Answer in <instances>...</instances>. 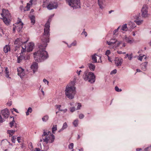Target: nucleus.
<instances>
[{
	"mask_svg": "<svg viewBox=\"0 0 151 151\" xmlns=\"http://www.w3.org/2000/svg\"><path fill=\"white\" fill-rule=\"evenodd\" d=\"M49 19H50L45 25L43 35L41 37L42 43L39 46L40 49L34 53V59L38 62L43 61L49 57L48 53L45 49L47 45V43L49 42L50 35Z\"/></svg>",
	"mask_w": 151,
	"mask_h": 151,
	"instance_id": "f257e3e1",
	"label": "nucleus"
},
{
	"mask_svg": "<svg viewBox=\"0 0 151 151\" xmlns=\"http://www.w3.org/2000/svg\"><path fill=\"white\" fill-rule=\"evenodd\" d=\"M75 81H71L66 86L65 90L66 96L70 99H72L76 93V88L75 87Z\"/></svg>",
	"mask_w": 151,
	"mask_h": 151,
	"instance_id": "f03ea898",
	"label": "nucleus"
},
{
	"mask_svg": "<svg viewBox=\"0 0 151 151\" xmlns=\"http://www.w3.org/2000/svg\"><path fill=\"white\" fill-rule=\"evenodd\" d=\"M2 12L1 13V15L3 18L2 19L5 24L7 25L9 24L11 20V16L8 10H6L4 9L2 10Z\"/></svg>",
	"mask_w": 151,
	"mask_h": 151,
	"instance_id": "7ed1b4c3",
	"label": "nucleus"
},
{
	"mask_svg": "<svg viewBox=\"0 0 151 151\" xmlns=\"http://www.w3.org/2000/svg\"><path fill=\"white\" fill-rule=\"evenodd\" d=\"M83 78L84 80L88 81L91 83L94 82L95 81V76L93 73L85 72L83 75Z\"/></svg>",
	"mask_w": 151,
	"mask_h": 151,
	"instance_id": "20e7f679",
	"label": "nucleus"
},
{
	"mask_svg": "<svg viewBox=\"0 0 151 151\" xmlns=\"http://www.w3.org/2000/svg\"><path fill=\"white\" fill-rule=\"evenodd\" d=\"M43 134L42 135L43 141L44 142H45L46 143H52L54 142L55 137L53 134H51L50 135L47 134L46 132H45L44 130Z\"/></svg>",
	"mask_w": 151,
	"mask_h": 151,
	"instance_id": "39448f33",
	"label": "nucleus"
},
{
	"mask_svg": "<svg viewBox=\"0 0 151 151\" xmlns=\"http://www.w3.org/2000/svg\"><path fill=\"white\" fill-rule=\"evenodd\" d=\"M69 5L74 9L79 8L81 7L80 0H66Z\"/></svg>",
	"mask_w": 151,
	"mask_h": 151,
	"instance_id": "423d86ee",
	"label": "nucleus"
},
{
	"mask_svg": "<svg viewBox=\"0 0 151 151\" xmlns=\"http://www.w3.org/2000/svg\"><path fill=\"white\" fill-rule=\"evenodd\" d=\"M148 6L146 5H144L141 9L142 16L143 17L148 16Z\"/></svg>",
	"mask_w": 151,
	"mask_h": 151,
	"instance_id": "0eeeda50",
	"label": "nucleus"
},
{
	"mask_svg": "<svg viewBox=\"0 0 151 151\" xmlns=\"http://www.w3.org/2000/svg\"><path fill=\"white\" fill-rule=\"evenodd\" d=\"M58 6V5L57 2L52 1L50 2L47 6V7L49 10H52L57 8Z\"/></svg>",
	"mask_w": 151,
	"mask_h": 151,
	"instance_id": "6e6552de",
	"label": "nucleus"
},
{
	"mask_svg": "<svg viewBox=\"0 0 151 151\" xmlns=\"http://www.w3.org/2000/svg\"><path fill=\"white\" fill-rule=\"evenodd\" d=\"M1 115L3 116L4 118H7L10 114V111L7 109H5L2 110L1 111Z\"/></svg>",
	"mask_w": 151,
	"mask_h": 151,
	"instance_id": "1a4fd4ad",
	"label": "nucleus"
},
{
	"mask_svg": "<svg viewBox=\"0 0 151 151\" xmlns=\"http://www.w3.org/2000/svg\"><path fill=\"white\" fill-rule=\"evenodd\" d=\"M17 74L21 78H22L25 76L24 70L20 67L17 68Z\"/></svg>",
	"mask_w": 151,
	"mask_h": 151,
	"instance_id": "9d476101",
	"label": "nucleus"
},
{
	"mask_svg": "<svg viewBox=\"0 0 151 151\" xmlns=\"http://www.w3.org/2000/svg\"><path fill=\"white\" fill-rule=\"evenodd\" d=\"M27 42H23L20 38H17L15 40L14 42V44L19 46L24 45V44L26 43Z\"/></svg>",
	"mask_w": 151,
	"mask_h": 151,
	"instance_id": "9b49d317",
	"label": "nucleus"
},
{
	"mask_svg": "<svg viewBox=\"0 0 151 151\" xmlns=\"http://www.w3.org/2000/svg\"><path fill=\"white\" fill-rule=\"evenodd\" d=\"M115 64L117 66H120L123 62V60L122 58H116L114 60Z\"/></svg>",
	"mask_w": 151,
	"mask_h": 151,
	"instance_id": "f8f14e48",
	"label": "nucleus"
},
{
	"mask_svg": "<svg viewBox=\"0 0 151 151\" xmlns=\"http://www.w3.org/2000/svg\"><path fill=\"white\" fill-rule=\"evenodd\" d=\"M17 26H16L15 27L17 31L19 32L22 29L23 24L21 21H19V22H17Z\"/></svg>",
	"mask_w": 151,
	"mask_h": 151,
	"instance_id": "ddd939ff",
	"label": "nucleus"
},
{
	"mask_svg": "<svg viewBox=\"0 0 151 151\" xmlns=\"http://www.w3.org/2000/svg\"><path fill=\"white\" fill-rule=\"evenodd\" d=\"M38 68V64L36 62H33L31 66V68L33 70L34 73L37 70Z\"/></svg>",
	"mask_w": 151,
	"mask_h": 151,
	"instance_id": "4468645a",
	"label": "nucleus"
},
{
	"mask_svg": "<svg viewBox=\"0 0 151 151\" xmlns=\"http://www.w3.org/2000/svg\"><path fill=\"white\" fill-rule=\"evenodd\" d=\"M34 46V44L32 42H30L28 45L27 48V51L30 52L32 51Z\"/></svg>",
	"mask_w": 151,
	"mask_h": 151,
	"instance_id": "2eb2a0df",
	"label": "nucleus"
},
{
	"mask_svg": "<svg viewBox=\"0 0 151 151\" xmlns=\"http://www.w3.org/2000/svg\"><path fill=\"white\" fill-rule=\"evenodd\" d=\"M10 118H13V119L12 121L10 122L9 123V126L12 128L14 126L15 127V128H16V124L15 123V121L14 120V118L13 116H10Z\"/></svg>",
	"mask_w": 151,
	"mask_h": 151,
	"instance_id": "dca6fc26",
	"label": "nucleus"
},
{
	"mask_svg": "<svg viewBox=\"0 0 151 151\" xmlns=\"http://www.w3.org/2000/svg\"><path fill=\"white\" fill-rule=\"evenodd\" d=\"M128 28L130 29H133L136 27L135 24L131 21L129 22L128 23Z\"/></svg>",
	"mask_w": 151,
	"mask_h": 151,
	"instance_id": "f3484780",
	"label": "nucleus"
},
{
	"mask_svg": "<svg viewBox=\"0 0 151 151\" xmlns=\"http://www.w3.org/2000/svg\"><path fill=\"white\" fill-rule=\"evenodd\" d=\"M124 40L125 42L129 44L132 43L134 41L133 40H131L130 37H127L126 36L124 37Z\"/></svg>",
	"mask_w": 151,
	"mask_h": 151,
	"instance_id": "a211bd4d",
	"label": "nucleus"
},
{
	"mask_svg": "<svg viewBox=\"0 0 151 151\" xmlns=\"http://www.w3.org/2000/svg\"><path fill=\"white\" fill-rule=\"evenodd\" d=\"M147 63V62H145L141 65V67L142 70L145 71L146 70Z\"/></svg>",
	"mask_w": 151,
	"mask_h": 151,
	"instance_id": "6ab92c4d",
	"label": "nucleus"
},
{
	"mask_svg": "<svg viewBox=\"0 0 151 151\" xmlns=\"http://www.w3.org/2000/svg\"><path fill=\"white\" fill-rule=\"evenodd\" d=\"M88 65L89 68L91 71H93L94 70L96 67L94 65L91 63H89L88 64Z\"/></svg>",
	"mask_w": 151,
	"mask_h": 151,
	"instance_id": "aec40b11",
	"label": "nucleus"
},
{
	"mask_svg": "<svg viewBox=\"0 0 151 151\" xmlns=\"http://www.w3.org/2000/svg\"><path fill=\"white\" fill-rule=\"evenodd\" d=\"M10 47L9 45H6L4 48V52L7 53L9 51H10Z\"/></svg>",
	"mask_w": 151,
	"mask_h": 151,
	"instance_id": "412c9836",
	"label": "nucleus"
},
{
	"mask_svg": "<svg viewBox=\"0 0 151 151\" xmlns=\"http://www.w3.org/2000/svg\"><path fill=\"white\" fill-rule=\"evenodd\" d=\"M16 131L17 130H8L7 133L9 135V136H12L13 134H14Z\"/></svg>",
	"mask_w": 151,
	"mask_h": 151,
	"instance_id": "4be33fe9",
	"label": "nucleus"
},
{
	"mask_svg": "<svg viewBox=\"0 0 151 151\" xmlns=\"http://www.w3.org/2000/svg\"><path fill=\"white\" fill-rule=\"evenodd\" d=\"M128 29V28L127 26V24H125L121 27V30L123 31H127Z\"/></svg>",
	"mask_w": 151,
	"mask_h": 151,
	"instance_id": "5701e85b",
	"label": "nucleus"
},
{
	"mask_svg": "<svg viewBox=\"0 0 151 151\" xmlns=\"http://www.w3.org/2000/svg\"><path fill=\"white\" fill-rule=\"evenodd\" d=\"M97 55L96 54H94L92 56V63H95L97 62V58L96 56Z\"/></svg>",
	"mask_w": 151,
	"mask_h": 151,
	"instance_id": "b1692460",
	"label": "nucleus"
},
{
	"mask_svg": "<svg viewBox=\"0 0 151 151\" xmlns=\"http://www.w3.org/2000/svg\"><path fill=\"white\" fill-rule=\"evenodd\" d=\"M68 127V125L66 122H65L63 124V127L59 131V132H60L63 131L65 129H66Z\"/></svg>",
	"mask_w": 151,
	"mask_h": 151,
	"instance_id": "393cba45",
	"label": "nucleus"
},
{
	"mask_svg": "<svg viewBox=\"0 0 151 151\" xmlns=\"http://www.w3.org/2000/svg\"><path fill=\"white\" fill-rule=\"evenodd\" d=\"M49 1V0H43L42 6L43 8L47 7Z\"/></svg>",
	"mask_w": 151,
	"mask_h": 151,
	"instance_id": "a878e982",
	"label": "nucleus"
},
{
	"mask_svg": "<svg viewBox=\"0 0 151 151\" xmlns=\"http://www.w3.org/2000/svg\"><path fill=\"white\" fill-rule=\"evenodd\" d=\"M29 18L31 21V22L32 24H34L35 23V17L34 16L32 15L29 16Z\"/></svg>",
	"mask_w": 151,
	"mask_h": 151,
	"instance_id": "bb28decb",
	"label": "nucleus"
},
{
	"mask_svg": "<svg viewBox=\"0 0 151 151\" xmlns=\"http://www.w3.org/2000/svg\"><path fill=\"white\" fill-rule=\"evenodd\" d=\"M49 118L48 116L46 115L42 118V120L43 122H46L48 120Z\"/></svg>",
	"mask_w": 151,
	"mask_h": 151,
	"instance_id": "cd10ccee",
	"label": "nucleus"
},
{
	"mask_svg": "<svg viewBox=\"0 0 151 151\" xmlns=\"http://www.w3.org/2000/svg\"><path fill=\"white\" fill-rule=\"evenodd\" d=\"M5 74L6 77L8 78L9 77V71L8 70V68H6L5 69Z\"/></svg>",
	"mask_w": 151,
	"mask_h": 151,
	"instance_id": "c85d7f7f",
	"label": "nucleus"
},
{
	"mask_svg": "<svg viewBox=\"0 0 151 151\" xmlns=\"http://www.w3.org/2000/svg\"><path fill=\"white\" fill-rule=\"evenodd\" d=\"M78 119H76L74 120L73 122V124L75 127H76L78 126Z\"/></svg>",
	"mask_w": 151,
	"mask_h": 151,
	"instance_id": "c756f323",
	"label": "nucleus"
},
{
	"mask_svg": "<svg viewBox=\"0 0 151 151\" xmlns=\"http://www.w3.org/2000/svg\"><path fill=\"white\" fill-rule=\"evenodd\" d=\"M28 146L29 148L31 151H34V149L32 144V142H29L28 145Z\"/></svg>",
	"mask_w": 151,
	"mask_h": 151,
	"instance_id": "7c9ffc66",
	"label": "nucleus"
},
{
	"mask_svg": "<svg viewBox=\"0 0 151 151\" xmlns=\"http://www.w3.org/2000/svg\"><path fill=\"white\" fill-rule=\"evenodd\" d=\"M57 130V125H53L52 129V132L53 133H55V132Z\"/></svg>",
	"mask_w": 151,
	"mask_h": 151,
	"instance_id": "2f4dec72",
	"label": "nucleus"
},
{
	"mask_svg": "<svg viewBox=\"0 0 151 151\" xmlns=\"http://www.w3.org/2000/svg\"><path fill=\"white\" fill-rule=\"evenodd\" d=\"M32 111V109L31 108L29 107L28 108L27 111L26 112V115L28 116L29 115V112L31 113Z\"/></svg>",
	"mask_w": 151,
	"mask_h": 151,
	"instance_id": "473e14b6",
	"label": "nucleus"
},
{
	"mask_svg": "<svg viewBox=\"0 0 151 151\" xmlns=\"http://www.w3.org/2000/svg\"><path fill=\"white\" fill-rule=\"evenodd\" d=\"M21 55H20L19 56V57H17V62L18 63H19L20 62H21V61L23 58L22 56H21Z\"/></svg>",
	"mask_w": 151,
	"mask_h": 151,
	"instance_id": "72a5a7b5",
	"label": "nucleus"
},
{
	"mask_svg": "<svg viewBox=\"0 0 151 151\" xmlns=\"http://www.w3.org/2000/svg\"><path fill=\"white\" fill-rule=\"evenodd\" d=\"M134 22L137 24L138 25H139L141 24L143 22V20H138V21H136L135 20Z\"/></svg>",
	"mask_w": 151,
	"mask_h": 151,
	"instance_id": "f704fd0d",
	"label": "nucleus"
},
{
	"mask_svg": "<svg viewBox=\"0 0 151 151\" xmlns=\"http://www.w3.org/2000/svg\"><path fill=\"white\" fill-rule=\"evenodd\" d=\"M16 137H15L14 136H13V137H12V138L11 139L12 142L14 143H15V142H16Z\"/></svg>",
	"mask_w": 151,
	"mask_h": 151,
	"instance_id": "c9c22d12",
	"label": "nucleus"
},
{
	"mask_svg": "<svg viewBox=\"0 0 151 151\" xmlns=\"http://www.w3.org/2000/svg\"><path fill=\"white\" fill-rule=\"evenodd\" d=\"M5 121V120L3 118L1 115L0 114V123H2Z\"/></svg>",
	"mask_w": 151,
	"mask_h": 151,
	"instance_id": "e433bc0d",
	"label": "nucleus"
},
{
	"mask_svg": "<svg viewBox=\"0 0 151 151\" xmlns=\"http://www.w3.org/2000/svg\"><path fill=\"white\" fill-rule=\"evenodd\" d=\"M73 143H70L68 146V148L70 149H73Z\"/></svg>",
	"mask_w": 151,
	"mask_h": 151,
	"instance_id": "4c0bfd02",
	"label": "nucleus"
},
{
	"mask_svg": "<svg viewBox=\"0 0 151 151\" xmlns=\"http://www.w3.org/2000/svg\"><path fill=\"white\" fill-rule=\"evenodd\" d=\"M23 46H22V50H21V53H23V52H24L25 50H26V46H25V45H24V48Z\"/></svg>",
	"mask_w": 151,
	"mask_h": 151,
	"instance_id": "58836bf2",
	"label": "nucleus"
},
{
	"mask_svg": "<svg viewBox=\"0 0 151 151\" xmlns=\"http://www.w3.org/2000/svg\"><path fill=\"white\" fill-rule=\"evenodd\" d=\"M115 89L117 92H121L122 91V90L121 89H119L118 87L117 86L115 87Z\"/></svg>",
	"mask_w": 151,
	"mask_h": 151,
	"instance_id": "ea45409f",
	"label": "nucleus"
},
{
	"mask_svg": "<svg viewBox=\"0 0 151 151\" xmlns=\"http://www.w3.org/2000/svg\"><path fill=\"white\" fill-rule=\"evenodd\" d=\"M116 41H115L114 42H108V41H107V44L109 45H111L112 44H113L114 43H116Z\"/></svg>",
	"mask_w": 151,
	"mask_h": 151,
	"instance_id": "a19ab883",
	"label": "nucleus"
},
{
	"mask_svg": "<svg viewBox=\"0 0 151 151\" xmlns=\"http://www.w3.org/2000/svg\"><path fill=\"white\" fill-rule=\"evenodd\" d=\"M111 53L110 51L109 50H107L105 52V55L107 56H109V55Z\"/></svg>",
	"mask_w": 151,
	"mask_h": 151,
	"instance_id": "79ce46f5",
	"label": "nucleus"
},
{
	"mask_svg": "<svg viewBox=\"0 0 151 151\" xmlns=\"http://www.w3.org/2000/svg\"><path fill=\"white\" fill-rule=\"evenodd\" d=\"M81 35H85V36L86 37V36H87V34L86 32L85 31V29H83V32H82V33H81Z\"/></svg>",
	"mask_w": 151,
	"mask_h": 151,
	"instance_id": "37998d69",
	"label": "nucleus"
},
{
	"mask_svg": "<svg viewBox=\"0 0 151 151\" xmlns=\"http://www.w3.org/2000/svg\"><path fill=\"white\" fill-rule=\"evenodd\" d=\"M84 116L83 114H79V119H82L83 118H84Z\"/></svg>",
	"mask_w": 151,
	"mask_h": 151,
	"instance_id": "c03bdc74",
	"label": "nucleus"
},
{
	"mask_svg": "<svg viewBox=\"0 0 151 151\" xmlns=\"http://www.w3.org/2000/svg\"><path fill=\"white\" fill-rule=\"evenodd\" d=\"M120 26H119L117 29L115 30L113 32L114 35H115V33L118 31L119 29L120 28Z\"/></svg>",
	"mask_w": 151,
	"mask_h": 151,
	"instance_id": "a18cd8bd",
	"label": "nucleus"
},
{
	"mask_svg": "<svg viewBox=\"0 0 151 151\" xmlns=\"http://www.w3.org/2000/svg\"><path fill=\"white\" fill-rule=\"evenodd\" d=\"M122 42L121 41H118L117 43V45L115 47H118L122 43Z\"/></svg>",
	"mask_w": 151,
	"mask_h": 151,
	"instance_id": "49530a36",
	"label": "nucleus"
},
{
	"mask_svg": "<svg viewBox=\"0 0 151 151\" xmlns=\"http://www.w3.org/2000/svg\"><path fill=\"white\" fill-rule=\"evenodd\" d=\"M132 54H131L129 55L128 58L129 60H131L132 58Z\"/></svg>",
	"mask_w": 151,
	"mask_h": 151,
	"instance_id": "de8ad7c7",
	"label": "nucleus"
},
{
	"mask_svg": "<svg viewBox=\"0 0 151 151\" xmlns=\"http://www.w3.org/2000/svg\"><path fill=\"white\" fill-rule=\"evenodd\" d=\"M31 4H30L29 3H27V5L26 6V7L27 8V10L29 9L30 7V5Z\"/></svg>",
	"mask_w": 151,
	"mask_h": 151,
	"instance_id": "09e8293b",
	"label": "nucleus"
},
{
	"mask_svg": "<svg viewBox=\"0 0 151 151\" xmlns=\"http://www.w3.org/2000/svg\"><path fill=\"white\" fill-rule=\"evenodd\" d=\"M117 72V70L116 69L112 71L111 73V74H114L116 73Z\"/></svg>",
	"mask_w": 151,
	"mask_h": 151,
	"instance_id": "8fccbe9b",
	"label": "nucleus"
},
{
	"mask_svg": "<svg viewBox=\"0 0 151 151\" xmlns=\"http://www.w3.org/2000/svg\"><path fill=\"white\" fill-rule=\"evenodd\" d=\"M76 41H75L71 44V45H72V46H75L76 45Z\"/></svg>",
	"mask_w": 151,
	"mask_h": 151,
	"instance_id": "3c124183",
	"label": "nucleus"
},
{
	"mask_svg": "<svg viewBox=\"0 0 151 151\" xmlns=\"http://www.w3.org/2000/svg\"><path fill=\"white\" fill-rule=\"evenodd\" d=\"M98 4L100 8L102 9L103 7L102 6L101 4V2H100L99 1H98Z\"/></svg>",
	"mask_w": 151,
	"mask_h": 151,
	"instance_id": "603ef678",
	"label": "nucleus"
},
{
	"mask_svg": "<svg viewBox=\"0 0 151 151\" xmlns=\"http://www.w3.org/2000/svg\"><path fill=\"white\" fill-rule=\"evenodd\" d=\"M70 111L72 112H73L75 110V108L74 107H73L70 108Z\"/></svg>",
	"mask_w": 151,
	"mask_h": 151,
	"instance_id": "864d4df0",
	"label": "nucleus"
},
{
	"mask_svg": "<svg viewBox=\"0 0 151 151\" xmlns=\"http://www.w3.org/2000/svg\"><path fill=\"white\" fill-rule=\"evenodd\" d=\"M21 139V137H17V140L18 141V142L19 143H20L21 142V141H20Z\"/></svg>",
	"mask_w": 151,
	"mask_h": 151,
	"instance_id": "5fc2aeb1",
	"label": "nucleus"
},
{
	"mask_svg": "<svg viewBox=\"0 0 151 151\" xmlns=\"http://www.w3.org/2000/svg\"><path fill=\"white\" fill-rule=\"evenodd\" d=\"M43 81L45 83V84H46V83H47V85H48L49 82L47 80H46L45 79H44L43 80Z\"/></svg>",
	"mask_w": 151,
	"mask_h": 151,
	"instance_id": "6e6d98bb",
	"label": "nucleus"
},
{
	"mask_svg": "<svg viewBox=\"0 0 151 151\" xmlns=\"http://www.w3.org/2000/svg\"><path fill=\"white\" fill-rule=\"evenodd\" d=\"M151 147V145L150 147H148L146 148L145 150V151H149L150 150L149 148H150Z\"/></svg>",
	"mask_w": 151,
	"mask_h": 151,
	"instance_id": "4d7b16f0",
	"label": "nucleus"
},
{
	"mask_svg": "<svg viewBox=\"0 0 151 151\" xmlns=\"http://www.w3.org/2000/svg\"><path fill=\"white\" fill-rule=\"evenodd\" d=\"M19 47L20 46L16 45V46L15 48V49H14V51H16L17 50H18V49H19Z\"/></svg>",
	"mask_w": 151,
	"mask_h": 151,
	"instance_id": "13d9d810",
	"label": "nucleus"
},
{
	"mask_svg": "<svg viewBox=\"0 0 151 151\" xmlns=\"http://www.w3.org/2000/svg\"><path fill=\"white\" fill-rule=\"evenodd\" d=\"M81 104L79 103L78 104V105L77 106V110H78V109H80V108L81 107Z\"/></svg>",
	"mask_w": 151,
	"mask_h": 151,
	"instance_id": "bf43d9fd",
	"label": "nucleus"
},
{
	"mask_svg": "<svg viewBox=\"0 0 151 151\" xmlns=\"http://www.w3.org/2000/svg\"><path fill=\"white\" fill-rule=\"evenodd\" d=\"M61 107V106L60 105H56V107L57 108H58L59 110L62 111V110H60V108Z\"/></svg>",
	"mask_w": 151,
	"mask_h": 151,
	"instance_id": "052dcab7",
	"label": "nucleus"
},
{
	"mask_svg": "<svg viewBox=\"0 0 151 151\" xmlns=\"http://www.w3.org/2000/svg\"><path fill=\"white\" fill-rule=\"evenodd\" d=\"M144 56H144V55L143 56H140V57L139 58V59H138L139 60H140V61H142V59L143 57H144Z\"/></svg>",
	"mask_w": 151,
	"mask_h": 151,
	"instance_id": "680f3d73",
	"label": "nucleus"
},
{
	"mask_svg": "<svg viewBox=\"0 0 151 151\" xmlns=\"http://www.w3.org/2000/svg\"><path fill=\"white\" fill-rule=\"evenodd\" d=\"M108 60H109V61L112 62L111 58L109 56H108Z\"/></svg>",
	"mask_w": 151,
	"mask_h": 151,
	"instance_id": "e2e57ef3",
	"label": "nucleus"
},
{
	"mask_svg": "<svg viewBox=\"0 0 151 151\" xmlns=\"http://www.w3.org/2000/svg\"><path fill=\"white\" fill-rule=\"evenodd\" d=\"M46 133H47V134H48V135H50L52 134L50 131H48L47 132H46Z\"/></svg>",
	"mask_w": 151,
	"mask_h": 151,
	"instance_id": "0e129e2a",
	"label": "nucleus"
},
{
	"mask_svg": "<svg viewBox=\"0 0 151 151\" xmlns=\"http://www.w3.org/2000/svg\"><path fill=\"white\" fill-rule=\"evenodd\" d=\"M13 110H14V111H15V112H17V113H18V110H17V109L14 108H13Z\"/></svg>",
	"mask_w": 151,
	"mask_h": 151,
	"instance_id": "69168bd1",
	"label": "nucleus"
},
{
	"mask_svg": "<svg viewBox=\"0 0 151 151\" xmlns=\"http://www.w3.org/2000/svg\"><path fill=\"white\" fill-rule=\"evenodd\" d=\"M76 151H83V148H81L80 149H78Z\"/></svg>",
	"mask_w": 151,
	"mask_h": 151,
	"instance_id": "338daca9",
	"label": "nucleus"
},
{
	"mask_svg": "<svg viewBox=\"0 0 151 151\" xmlns=\"http://www.w3.org/2000/svg\"><path fill=\"white\" fill-rule=\"evenodd\" d=\"M36 151H40V148H35Z\"/></svg>",
	"mask_w": 151,
	"mask_h": 151,
	"instance_id": "774afa93",
	"label": "nucleus"
}]
</instances>
